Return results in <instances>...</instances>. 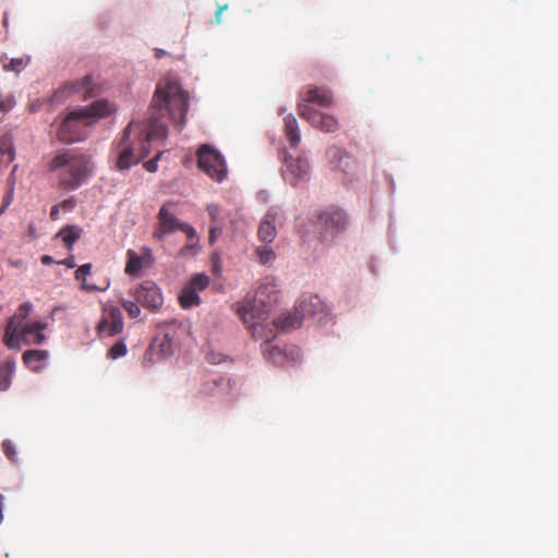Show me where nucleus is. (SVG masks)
I'll list each match as a JSON object with an SVG mask.
<instances>
[{
  "mask_svg": "<svg viewBox=\"0 0 558 558\" xmlns=\"http://www.w3.org/2000/svg\"><path fill=\"white\" fill-rule=\"evenodd\" d=\"M161 155V151H158V154L147 162H145V169L149 172H155L157 170V160L159 159Z\"/></svg>",
  "mask_w": 558,
  "mask_h": 558,
  "instance_id": "36",
  "label": "nucleus"
},
{
  "mask_svg": "<svg viewBox=\"0 0 558 558\" xmlns=\"http://www.w3.org/2000/svg\"><path fill=\"white\" fill-rule=\"evenodd\" d=\"M121 304L131 318H137L141 315L140 303L136 301L122 300Z\"/></svg>",
  "mask_w": 558,
  "mask_h": 558,
  "instance_id": "30",
  "label": "nucleus"
},
{
  "mask_svg": "<svg viewBox=\"0 0 558 558\" xmlns=\"http://www.w3.org/2000/svg\"><path fill=\"white\" fill-rule=\"evenodd\" d=\"M226 8H227V5H225V7H220V8L217 10V12H216V20H217V22H220V15H221L222 11H223Z\"/></svg>",
  "mask_w": 558,
  "mask_h": 558,
  "instance_id": "44",
  "label": "nucleus"
},
{
  "mask_svg": "<svg viewBox=\"0 0 558 558\" xmlns=\"http://www.w3.org/2000/svg\"><path fill=\"white\" fill-rule=\"evenodd\" d=\"M46 350H27L23 353V362L32 372H40L44 367L43 362L48 359Z\"/></svg>",
  "mask_w": 558,
  "mask_h": 558,
  "instance_id": "21",
  "label": "nucleus"
},
{
  "mask_svg": "<svg viewBox=\"0 0 558 558\" xmlns=\"http://www.w3.org/2000/svg\"><path fill=\"white\" fill-rule=\"evenodd\" d=\"M126 257L125 274L129 276L138 275L144 266V258L137 255L133 250L126 252Z\"/></svg>",
  "mask_w": 558,
  "mask_h": 558,
  "instance_id": "26",
  "label": "nucleus"
},
{
  "mask_svg": "<svg viewBox=\"0 0 558 558\" xmlns=\"http://www.w3.org/2000/svg\"><path fill=\"white\" fill-rule=\"evenodd\" d=\"M123 318L119 307L114 305H105L101 319L97 325L98 335L114 336L122 331Z\"/></svg>",
  "mask_w": 558,
  "mask_h": 558,
  "instance_id": "14",
  "label": "nucleus"
},
{
  "mask_svg": "<svg viewBox=\"0 0 558 558\" xmlns=\"http://www.w3.org/2000/svg\"><path fill=\"white\" fill-rule=\"evenodd\" d=\"M131 294L137 303L149 311H158L163 303L160 288L151 280H145L133 288Z\"/></svg>",
  "mask_w": 558,
  "mask_h": 558,
  "instance_id": "9",
  "label": "nucleus"
},
{
  "mask_svg": "<svg viewBox=\"0 0 558 558\" xmlns=\"http://www.w3.org/2000/svg\"><path fill=\"white\" fill-rule=\"evenodd\" d=\"M94 88L95 84L93 83L92 75H86L82 80L63 84L53 93L50 101L52 104H60L72 94H81L84 99H88L95 95Z\"/></svg>",
  "mask_w": 558,
  "mask_h": 558,
  "instance_id": "10",
  "label": "nucleus"
},
{
  "mask_svg": "<svg viewBox=\"0 0 558 558\" xmlns=\"http://www.w3.org/2000/svg\"><path fill=\"white\" fill-rule=\"evenodd\" d=\"M196 245V243H192V244H189V245H185L184 247L181 248L180 251V254L181 255H185L186 252L191 248H193L194 246Z\"/></svg>",
  "mask_w": 558,
  "mask_h": 558,
  "instance_id": "43",
  "label": "nucleus"
},
{
  "mask_svg": "<svg viewBox=\"0 0 558 558\" xmlns=\"http://www.w3.org/2000/svg\"><path fill=\"white\" fill-rule=\"evenodd\" d=\"M269 353H270L271 355H274L275 353H278V354H279V353H280V351H279V349H278V348L274 347V348L270 350V352H269Z\"/></svg>",
  "mask_w": 558,
  "mask_h": 558,
  "instance_id": "46",
  "label": "nucleus"
},
{
  "mask_svg": "<svg viewBox=\"0 0 558 558\" xmlns=\"http://www.w3.org/2000/svg\"><path fill=\"white\" fill-rule=\"evenodd\" d=\"M126 345L123 341H118L116 344L111 347L109 350V356L111 359H119L126 354Z\"/></svg>",
  "mask_w": 558,
  "mask_h": 558,
  "instance_id": "31",
  "label": "nucleus"
},
{
  "mask_svg": "<svg viewBox=\"0 0 558 558\" xmlns=\"http://www.w3.org/2000/svg\"><path fill=\"white\" fill-rule=\"evenodd\" d=\"M209 277L205 274H196L194 275L187 286L194 288L195 291H203L209 284Z\"/></svg>",
  "mask_w": 558,
  "mask_h": 558,
  "instance_id": "29",
  "label": "nucleus"
},
{
  "mask_svg": "<svg viewBox=\"0 0 558 558\" xmlns=\"http://www.w3.org/2000/svg\"><path fill=\"white\" fill-rule=\"evenodd\" d=\"M68 267H74V263L71 260V262H68V263H64Z\"/></svg>",
  "mask_w": 558,
  "mask_h": 558,
  "instance_id": "47",
  "label": "nucleus"
},
{
  "mask_svg": "<svg viewBox=\"0 0 558 558\" xmlns=\"http://www.w3.org/2000/svg\"><path fill=\"white\" fill-rule=\"evenodd\" d=\"M92 268H93L92 264L87 263V264L80 266L76 269L75 279L77 281H81V289L86 292L106 291L110 286L109 280H104L102 284H99V286L87 282V277L90 275Z\"/></svg>",
  "mask_w": 558,
  "mask_h": 558,
  "instance_id": "19",
  "label": "nucleus"
},
{
  "mask_svg": "<svg viewBox=\"0 0 558 558\" xmlns=\"http://www.w3.org/2000/svg\"><path fill=\"white\" fill-rule=\"evenodd\" d=\"M296 310L301 312L305 318L325 313L326 306L318 295H304L296 305Z\"/></svg>",
  "mask_w": 558,
  "mask_h": 558,
  "instance_id": "18",
  "label": "nucleus"
},
{
  "mask_svg": "<svg viewBox=\"0 0 558 558\" xmlns=\"http://www.w3.org/2000/svg\"><path fill=\"white\" fill-rule=\"evenodd\" d=\"M169 204H165L158 213V227L154 232V236L161 241L166 234L172 233L175 230L184 232L190 240L196 239L195 229L177 219V217L169 211Z\"/></svg>",
  "mask_w": 558,
  "mask_h": 558,
  "instance_id": "7",
  "label": "nucleus"
},
{
  "mask_svg": "<svg viewBox=\"0 0 558 558\" xmlns=\"http://www.w3.org/2000/svg\"><path fill=\"white\" fill-rule=\"evenodd\" d=\"M302 100L299 104H307L312 106L313 104L323 107L329 108L333 104L332 93L325 87H317L314 85H307L301 90Z\"/></svg>",
  "mask_w": 558,
  "mask_h": 558,
  "instance_id": "16",
  "label": "nucleus"
},
{
  "mask_svg": "<svg viewBox=\"0 0 558 558\" xmlns=\"http://www.w3.org/2000/svg\"><path fill=\"white\" fill-rule=\"evenodd\" d=\"M298 113L314 129L322 132L333 133L339 129V121L336 117L320 112L307 104H298Z\"/></svg>",
  "mask_w": 558,
  "mask_h": 558,
  "instance_id": "8",
  "label": "nucleus"
},
{
  "mask_svg": "<svg viewBox=\"0 0 558 558\" xmlns=\"http://www.w3.org/2000/svg\"><path fill=\"white\" fill-rule=\"evenodd\" d=\"M197 166L210 179L222 182L228 174L223 156L213 146L203 144L197 149Z\"/></svg>",
  "mask_w": 558,
  "mask_h": 558,
  "instance_id": "5",
  "label": "nucleus"
},
{
  "mask_svg": "<svg viewBox=\"0 0 558 558\" xmlns=\"http://www.w3.org/2000/svg\"><path fill=\"white\" fill-rule=\"evenodd\" d=\"M29 232H31V233H34V232H35V227H34V226H29Z\"/></svg>",
  "mask_w": 558,
  "mask_h": 558,
  "instance_id": "48",
  "label": "nucleus"
},
{
  "mask_svg": "<svg viewBox=\"0 0 558 558\" xmlns=\"http://www.w3.org/2000/svg\"><path fill=\"white\" fill-rule=\"evenodd\" d=\"M150 349L157 351L162 357L172 355L174 351L173 337L169 332L159 333L153 341Z\"/></svg>",
  "mask_w": 558,
  "mask_h": 558,
  "instance_id": "22",
  "label": "nucleus"
},
{
  "mask_svg": "<svg viewBox=\"0 0 558 558\" xmlns=\"http://www.w3.org/2000/svg\"><path fill=\"white\" fill-rule=\"evenodd\" d=\"M256 255L258 256V262L263 265L271 264L276 258L275 252L269 246L257 247Z\"/></svg>",
  "mask_w": 558,
  "mask_h": 558,
  "instance_id": "28",
  "label": "nucleus"
},
{
  "mask_svg": "<svg viewBox=\"0 0 558 558\" xmlns=\"http://www.w3.org/2000/svg\"><path fill=\"white\" fill-rule=\"evenodd\" d=\"M303 320L304 317L302 316L301 312H299L295 307L294 312H288L277 317L274 320V324L276 328L282 331H291L296 328H300L302 326Z\"/></svg>",
  "mask_w": 558,
  "mask_h": 558,
  "instance_id": "20",
  "label": "nucleus"
},
{
  "mask_svg": "<svg viewBox=\"0 0 558 558\" xmlns=\"http://www.w3.org/2000/svg\"><path fill=\"white\" fill-rule=\"evenodd\" d=\"M14 372V359H8L0 365V391H5L10 388Z\"/></svg>",
  "mask_w": 558,
  "mask_h": 558,
  "instance_id": "24",
  "label": "nucleus"
},
{
  "mask_svg": "<svg viewBox=\"0 0 558 558\" xmlns=\"http://www.w3.org/2000/svg\"><path fill=\"white\" fill-rule=\"evenodd\" d=\"M283 219V213L279 207H270L266 215L263 217L257 235L259 241L264 243H271L277 236V225H280Z\"/></svg>",
  "mask_w": 558,
  "mask_h": 558,
  "instance_id": "15",
  "label": "nucleus"
},
{
  "mask_svg": "<svg viewBox=\"0 0 558 558\" xmlns=\"http://www.w3.org/2000/svg\"><path fill=\"white\" fill-rule=\"evenodd\" d=\"M111 111L110 102L105 99L96 100L87 107L71 111L58 129V140L68 144L85 140L87 128L98 119L109 116Z\"/></svg>",
  "mask_w": 558,
  "mask_h": 558,
  "instance_id": "3",
  "label": "nucleus"
},
{
  "mask_svg": "<svg viewBox=\"0 0 558 558\" xmlns=\"http://www.w3.org/2000/svg\"><path fill=\"white\" fill-rule=\"evenodd\" d=\"M231 380L219 377L205 381L199 389V396L204 399H210L217 402H228L231 399Z\"/></svg>",
  "mask_w": 558,
  "mask_h": 558,
  "instance_id": "12",
  "label": "nucleus"
},
{
  "mask_svg": "<svg viewBox=\"0 0 558 558\" xmlns=\"http://www.w3.org/2000/svg\"><path fill=\"white\" fill-rule=\"evenodd\" d=\"M25 65V62L22 58H14L4 65V70L20 72Z\"/></svg>",
  "mask_w": 558,
  "mask_h": 558,
  "instance_id": "33",
  "label": "nucleus"
},
{
  "mask_svg": "<svg viewBox=\"0 0 558 558\" xmlns=\"http://www.w3.org/2000/svg\"><path fill=\"white\" fill-rule=\"evenodd\" d=\"M11 199H12L11 194H8V195L4 197L3 205H2V207L0 208V215H2V214H3V211L5 210V208L10 205Z\"/></svg>",
  "mask_w": 558,
  "mask_h": 558,
  "instance_id": "41",
  "label": "nucleus"
},
{
  "mask_svg": "<svg viewBox=\"0 0 558 558\" xmlns=\"http://www.w3.org/2000/svg\"><path fill=\"white\" fill-rule=\"evenodd\" d=\"M350 162V158L348 156L341 157L339 160V165L337 166L341 170L345 171V167Z\"/></svg>",
  "mask_w": 558,
  "mask_h": 558,
  "instance_id": "40",
  "label": "nucleus"
},
{
  "mask_svg": "<svg viewBox=\"0 0 558 558\" xmlns=\"http://www.w3.org/2000/svg\"><path fill=\"white\" fill-rule=\"evenodd\" d=\"M284 135L292 148L299 146L301 142V134L299 130L298 120L292 114H289L284 118Z\"/></svg>",
  "mask_w": 558,
  "mask_h": 558,
  "instance_id": "23",
  "label": "nucleus"
},
{
  "mask_svg": "<svg viewBox=\"0 0 558 558\" xmlns=\"http://www.w3.org/2000/svg\"><path fill=\"white\" fill-rule=\"evenodd\" d=\"M48 167L58 173L60 187L69 191L80 187L93 172L90 157L72 149L57 151Z\"/></svg>",
  "mask_w": 558,
  "mask_h": 558,
  "instance_id": "2",
  "label": "nucleus"
},
{
  "mask_svg": "<svg viewBox=\"0 0 558 558\" xmlns=\"http://www.w3.org/2000/svg\"><path fill=\"white\" fill-rule=\"evenodd\" d=\"M40 262L44 264V265H50L53 263V258L49 255H43L40 257Z\"/></svg>",
  "mask_w": 558,
  "mask_h": 558,
  "instance_id": "42",
  "label": "nucleus"
},
{
  "mask_svg": "<svg viewBox=\"0 0 558 558\" xmlns=\"http://www.w3.org/2000/svg\"><path fill=\"white\" fill-rule=\"evenodd\" d=\"M349 220L347 214L335 206H329L316 214V225L324 236H331L344 231Z\"/></svg>",
  "mask_w": 558,
  "mask_h": 558,
  "instance_id": "6",
  "label": "nucleus"
},
{
  "mask_svg": "<svg viewBox=\"0 0 558 558\" xmlns=\"http://www.w3.org/2000/svg\"><path fill=\"white\" fill-rule=\"evenodd\" d=\"M59 213L60 208L59 205H53L50 210V218L51 220H58L59 219Z\"/></svg>",
  "mask_w": 558,
  "mask_h": 558,
  "instance_id": "39",
  "label": "nucleus"
},
{
  "mask_svg": "<svg viewBox=\"0 0 558 558\" xmlns=\"http://www.w3.org/2000/svg\"><path fill=\"white\" fill-rule=\"evenodd\" d=\"M264 294V290L259 289L257 291L258 299H254L253 301L246 298L243 303L238 305V314L241 316L243 323L248 326L252 330L254 337L257 335L258 327L267 320V313L270 310L271 301L266 304V302L262 299Z\"/></svg>",
  "mask_w": 558,
  "mask_h": 558,
  "instance_id": "4",
  "label": "nucleus"
},
{
  "mask_svg": "<svg viewBox=\"0 0 558 558\" xmlns=\"http://www.w3.org/2000/svg\"><path fill=\"white\" fill-rule=\"evenodd\" d=\"M58 236L62 239L65 247L71 250L81 236V229L75 226H66L59 231Z\"/></svg>",
  "mask_w": 558,
  "mask_h": 558,
  "instance_id": "27",
  "label": "nucleus"
},
{
  "mask_svg": "<svg viewBox=\"0 0 558 558\" xmlns=\"http://www.w3.org/2000/svg\"><path fill=\"white\" fill-rule=\"evenodd\" d=\"M179 303L183 308H191L199 305L201 299L198 296V292L186 284L179 295Z\"/></svg>",
  "mask_w": 558,
  "mask_h": 558,
  "instance_id": "25",
  "label": "nucleus"
},
{
  "mask_svg": "<svg viewBox=\"0 0 558 558\" xmlns=\"http://www.w3.org/2000/svg\"><path fill=\"white\" fill-rule=\"evenodd\" d=\"M32 308L31 303H23L9 319L3 337V342L9 349H19L17 331L25 324V319L29 316Z\"/></svg>",
  "mask_w": 558,
  "mask_h": 558,
  "instance_id": "11",
  "label": "nucleus"
},
{
  "mask_svg": "<svg viewBox=\"0 0 558 558\" xmlns=\"http://www.w3.org/2000/svg\"><path fill=\"white\" fill-rule=\"evenodd\" d=\"M2 448H3V451H4L5 456L11 461H13L15 459V456H16V451H15V448H14L13 444L10 440H4L2 442Z\"/></svg>",
  "mask_w": 558,
  "mask_h": 558,
  "instance_id": "34",
  "label": "nucleus"
},
{
  "mask_svg": "<svg viewBox=\"0 0 558 558\" xmlns=\"http://www.w3.org/2000/svg\"><path fill=\"white\" fill-rule=\"evenodd\" d=\"M3 26H4L5 28H8V26H9V19H8V14H4V16H3Z\"/></svg>",
  "mask_w": 558,
  "mask_h": 558,
  "instance_id": "45",
  "label": "nucleus"
},
{
  "mask_svg": "<svg viewBox=\"0 0 558 558\" xmlns=\"http://www.w3.org/2000/svg\"><path fill=\"white\" fill-rule=\"evenodd\" d=\"M221 233V228L218 226H210L208 241L213 245L216 242L217 235Z\"/></svg>",
  "mask_w": 558,
  "mask_h": 558,
  "instance_id": "38",
  "label": "nucleus"
},
{
  "mask_svg": "<svg viewBox=\"0 0 558 558\" xmlns=\"http://www.w3.org/2000/svg\"><path fill=\"white\" fill-rule=\"evenodd\" d=\"M59 205V208L64 211H71L75 207L74 198H68L62 201Z\"/></svg>",
  "mask_w": 558,
  "mask_h": 558,
  "instance_id": "37",
  "label": "nucleus"
},
{
  "mask_svg": "<svg viewBox=\"0 0 558 558\" xmlns=\"http://www.w3.org/2000/svg\"><path fill=\"white\" fill-rule=\"evenodd\" d=\"M282 177L291 185H296L303 180H307L310 174L308 161L303 157L292 158L291 156H284V162L282 167Z\"/></svg>",
  "mask_w": 558,
  "mask_h": 558,
  "instance_id": "13",
  "label": "nucleus"
},
{
  "mask_svg": "<svg viewBox=\"0 0 558 558\" xmlns=\"http://www.w3.org/2000/svg\"><path fill=\"white\" fill-rule=\"evenodd\" d=\"M47 324L40 320L25 323L17 331L19 342L22 340L25 344H41L46 341L43 331Z\"/></svg>",
  "mask_w": 558,
  "mask_h": 558,
  "instance_id": "17",
  "label": "nucleus"
},
{
  "mask_svg": "<svg viewBox=\"0 0 558 558\" xmlns=\"http://www.w3.org/2000/svg\"><path fill=\"white\" fill-rule=\"evenodd\" d=\"M207 210L209 213V216L211 218V225L216 226V223L218 222V216H219V213H220V209L217 205H208L207 206Z\"/></svg>",
  "mask_w": 558,
  "mask_h": 558,
  "instance_id": "35",
  "label": "nucleus"
},
{
  "mask_svg": "<svg viewBox=\"0 0 558 558\" xmlns=\"http://www.w3.org/2000/svg\"><path fill=\"white\" fill-rule=\"evenodd\" d=\"M15 106V99L12 95H0V111L9 112Z\"/></svg>",
  "mask_w": 558,
  "mask_h": 558,
  "instance_id": "32",
  "label": "nucleus"
},
{
  "mask_svg": "<svg viewBox=\"0 0 558 558\" xmlns=\"http://www.w3.org/2000/svg\"><path fill=\"white\" fill-rule=\"evenodd\" d=\"M189 109V94L174 78L161 81L154 94L148 124L130 122L118 143L119 156L117 168L126 170L146 158L150 153L153 141L165 140L168 135L167 124L161 119L168 113L170 120L182 129Z\"/></svg>",
  "mask_w": 558,
  "mask_h": 558,
  "instance_id": "1",
  "label": "nucleus"
}]
</instances>
